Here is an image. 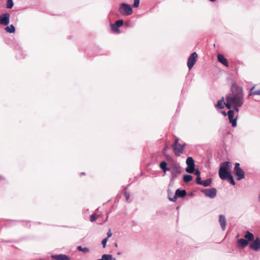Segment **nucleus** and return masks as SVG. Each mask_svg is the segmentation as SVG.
I'll return each mask as SVG.
<instances>
[{"label": "nucleus", "mask_w": 260, "mask_h": 260, "mask_svg": "<svg viewBox=\"0 0 260 260\" xmlns=\"http://www.w3.org/2000/svg\"><path fill=\"white\" fill-rule=\"evenodd\" d=\"M244 103V93L242 87L233 84L231 87V93L225 97V107L231 109L233 108L239 112V108Z\"/></svg>", "instance_id": "1"}, {"label": "nucleus", "mask_w": 260, "mask_h": 260, "mask_svg": "<svg viewBox=\"0 0 260 260\" xmlns=\"http://www.w3.org/2000/svg\"><path fill=\"white\" fill-rule=\"evenodd\" d=\"M231 168V164L229 161H225L221 165L219 170V175L222 180H226L231 175L229 171Z\"/></svg>", "instance_id": "2"}, {"label": "nucleus", "mask_w": 260, "mask_h": 260, "mask_svg": "<svg viewBox=\"0 0 260 260\" xmlns=\"http://www.w3.org/2000/svg\"><path fill=\"white\" fill-rule=\"evenodd\" d=\"M119 13L123 16H129L133 14L132 6L126 3H121L119 5Z\"/></svg>", "instance_id": "3"}, {"label": "nucleus", "mask_w": 260, "mask_h": 260, "mask_svg": "<svg viewBox=\"0 0 260 260\" xmlns=\"http://www.w3.org/2000/svg\"><path fill=\"white\" fill-rule=\"evenodd\" d=\"M235 175L237 177L238 180H240L244 178L245 173L242 169L240 168V164L236 163L235 167L234 169Z\"/></svg>", "instance_id": "4"}, {"label": "nucleus", "mask_w": 260, "mask_h": 260, "mask_svg": "<svg viewBox=\"0 0 260 260\" xmlns=\"http://www.w3.org/2000/svg\"><path fill=\"white\" fill-rule=\"evenodd\" d=\"M198 54L196 52H193L189 57L187 60V67L189 70H191L197 60Z\"/></svg>", "instance_id": "5"}, {"label": "nucleus", "mask_w": 260, "mask_h": 260, "mask_svg": "<svg viewBox=\"0 0 260 260\" xmlns=\"http://www.w3.org/2000/svg\"><path fill=\"white\" fill-rule=\"evenodd\" d=\"M185 145V144L184 143L182 144H173L172 148L173 149L174 154L177 156H180L184 151Z\"/></svg>", "instance_id": "6"}, {"label": "nucleus", "mask_w": 260, "mask_h": 260, "mask_svg": "<svg viewBox=\"0 0 260 260\" xmlns=\"http://www.w3.org/2000/svg\"><path fill=\"white\" fill-rule=\"evenodd\" d=\"M249 247L251 249L254 251H258L260 250V239L256 238L253 240L249 244Z\"/></svg>", "instance_id": "7"}, {"label": "nucleus", "mask_w": 260, "mask_h": 260, "mask_svg": "<svg viewBox=\"0 0 260 260\" xmlns=\"http://www.w3.org/2000/svg\"><path fill=\"white\" fill-rule=\"evenodd\" d=\"M10 15L9 13H6L0 16V24L7 25L10 22Z\"/></svg>", "instance_id": "8"}, {"label": "nucleus", "mask_w": 260, "mask_h": 260, "mask_svg": "<svg viewBox=\"0 0 260 260\" xmlns=\"http://www.w3.org/2000/svg\"><path fill=\"white\" fill-rule=\"evenodd\" d=\"M203 192L206 197L212 199L215 198L216 196V190L214 188L206 189L203 190Z\"/></svg>", "instance_id": "9"}, {"label": "nucleus", "mask_w": 260, "mask_h": 260, "mask_svg": "<svg viewBox=\"0 0 260 260\" xmlns=\"http://www.w3.org/2000/svg\"><path fill=\"white\" fill-rule=\"evenodd\" d=\"M235 110H230L228 112V117L230 122L232 123L233 127L237 126V118L234 119Z\"/></svg>", "instance_id": "10"}, {"label": "nucleus", "mask_w": 260, "mask_h": 260, "mask_svg": "<svg viewBox=\"0 0 260 260\" xmlns=\"http://www.w3.org/2000/svg\"><path fill=\"white\" fill-rule=\"evenodd\" d=\"M186 194V192L185 190H180L179 189H177L175 193V196L174 198L172 199H170L171 201H175L177 197H184Z\"/></svg>", "instance_id": "11"}, {"label": "nucleus", "mask_w": 260, "mask_h": 260, "mask_svg": "<svg viewBox=\"0 0 260 260\" xmlns=\"http://www.w3.org/2000/svg\"><path fill=\"white\" fill-rule=\"evenodd\" d=\"M217 59L219 62L221 63L222 64L225 66V67L229 66V63L227 59L225 58L223 55L221 54H218L217 55Z\"/></svg>", "instance_id": "12"}, {"label": "nucleus", "mask_w": 260, "mask_h": 260, "mask_svg": "<svg viewBox=\"0 0 260 260\" xmlns=\"http://www.w3.org/2000/svg\"><path fill=\"white\" fill-rule=\"evenodd\" d=\"M219 222L223 231L225 230L226 226V219L222 215H220L219 217Z\"/></svg>", "instance_id": "13"}, {"label": "nucleus", "mask_w": 260, "mask_h": 260, "mask_svg": "<svg viewBox=\"0 0 260 260\" xmlns=\"http://www.w3.org/2000/svg\"><path fill=\"white\" fill-rule=\"evenodd\" d=\"M51 257L56 260H70V258L64 254L52 255Z\"/></svg>", "instance_id": "14"}, {"label": "nucleus", "mask_w": 260, "mask_h": 260, "mask_svg": "<svg viewBox=\"0 0 260 260\" xmlns=\"http://www.w3.org/2000/svg\"><path fill=\"white\" fill-rule=\"evenodd\" d=\"M224 106H225V101H224V98L222 97L221 100L218 101L217 103L215 105V107L218 109H223Z\"/></svg>", "instance_id": "15"}, {"label": "nucleus", "mask_w": 260, "mask_h": 260, "mask_svg": "<svg viewBox=\"0 0 260 260\" xmlns=\"http://www.w3.org/2000/svg\"><path fill=\"white\" fill-rule=\"evenodd\" d=\"M238 244L241 248H244L248 244V241L244 239H240L238 241Z\"/></svg>", "instance_id": "16"}, {"label": "nucleus", "mask_w": 260, "mask_h": 260, "mask_svg": "<svg viewBox=\"0 0 260 260\" xmlns=\"http://www.w3.org/2000/svg\"><path fill=\"white\" fill-rule=\"evenodd\" d=\"M245 239L248 240V241H252L254 239V235L252 233L249 232H247L246 234L244 236Z\"/></svg>", "instance_id": "17"}, {"label": "nucleus", "mask_w": 260, "mask_h": 260, "mask_svg": "<svg viewBox=\"0 0 260 260\" xmlns=\"http://www.w3.org/2000/svg\"><path fill=\"white\" fill-rule=\"evenodd\" d=\"M113 257L112 255L110 254H104L102 255V258L101 259H99L98 260H112ZM114 260H115V258H113Z\"/></svg>", "instance_id": "18"}, {"label": "nucleus", "mask_w": 260, "mask_h": 260, "mask_svg": "<svg viewBox=\"0 0 260 260\" xmlns=\"http://www.w3.org/2000/svg\"><path fill=\"white\" fill-rule=\"evenodd\" d=\"M5 30L9 33H14L15 31V28L13 25L11 24L5 28Z\"/></svg>", "instance_id": "19"}, {"label": "nucleus", "mask_w": 260, "mask_h": 260, "mask_svg": "<svg viewBox=\"0 0 260 260\" xmlns=\"http://www.w3.org/2000/svg\"><path fill=\"white\" fill-rule=\"evenodd\" d=\"M167 164L166 162L165 161H162L160 164V168L163 170L164 172L165 173H166V172L169 170V169H168L167 168Z\"/></svg>", "instance_id": "20"}, {"label": "nucleus", "mask_w": 260, "mask_h": 260, "mask_svg": "<svg viewBox=\"0 0 260 260\" xmlns=\"http://www.w3.org/2000/svg\"><path fill=\"white\" fill-rule=\"evenodd\" d=\"M186 163L187 166H195L194 161L191 157H187Z\"/></svg>", "instance_id": "21"}, {"label": "nucleus", "mask_w": 260, "mask_h": 260, "mask_svg": "<svg viewBox=\"0 0 260 260\" xmlns=\"http://www.w3.org/2000/svg\"><path fill=\"white\" fill-rule=\"evenodd\" d=\"M195 166H187L186 167L185 171L186 172L188 173H192L194 171Z\"/></svg>", "instance_id": "22"}, {"label": "nucleus", "mask_w": 260, "mask_h": 260, "mask_svg": "<svg viewBox=\"0 0 260 260\" xmlns=\"http://www.w3.org/2000/svg\"><path fill=\"white\" fill-rule=\"evenodd\" d=\"M211 179H208L206 180L203 181V182H202L201 185H203L204 186H208L211 184Z\"/></svg>", "instance_id": "23"}, {"label": "nucleus", "mask_w": 260, "mask_h": 260, "mask_svg": "<svg viewBox=\"0 0 260 260\" xmlns=\"http://www.w3.org/2000/svg\"><path fill=\"white\" fill-rule=\"evenodd\" d=\"M192 179V177L189 175H186L183 176V180L185 182H188Z\"/></svg>", "instance_id": "24"}, {"label": "nucleus", "mask_w": 260, "mask_h": 260, "mask_svg": "<svg viewBox=\"0 0 260 260\" xmlns=\"http://www.w3.org/2000/svg\"><path fill=\"white\" fill-rule=\"evenodd\" d=\"M14 5L13 0H7V8L8 9H11Z\"/></svg>", "instance_id": "25"}, {"label": "nucleus", "mask_w": 260, "mask_h": 260, "mask_svg": "<svg viewBox=\"0 0 260 260\" xmlns=\"http://www.w3.org/2000/svg\"><path fill=\"white\" fill-rule=\"evenodd\" d=\"M78 250L84 252H88L89 250L87 247L82 248L81 246H79L77 247Z\"/></svg>", "instance_id": "26"}, {"label": "nucleus", "mask_w": 260, "mask_h": 260, "mask_svg": "<svg viewBox=\"0 0 260 260\" xmlns=\"http://www.w3.org/2000/svg\"><path fill=\"white\" fill-rule=\"evenodd\" d=\"M111 29L114 31V32H119V29L117 26L115 24H111Z\"/></svg>", "instance_id": "27"}, {"label": "nucleus", "mask_w": 260, "mask_h": 260, "mask_svg": "<svg viewBox=\"0 0 260 260\" xmlns=\"http://www.w3.org/2000/svg\"><path fill=\"white\" fill-rule=\"evenodd\" d=\"M123 21L122 20H119L116 21L115 24L117 26V27L121 26L123 25Z\"/></svg>", "instance_id": "28"}, {"label": "nucleus", "mask_w": 260, "mask_h": 260, "mask_svg": "<svg viewBox=\"0 0 260 260\" xmlns=\"http://www.w3.org/2000/svg\"><path fill=\"white\" fill-rule=\"evenodd\" d=\"M140 0H134V2L132 7L138 8L139 6Z\"/></svg>", "instance_id": "29"}, {"label": "nucleus", "mask_w": 260, "mask_h": 260, "mask_svg": "<svg viewBox=\"0 0 260 260\" xmlns=\"http://www.w3.org/2000/svg\"><path fill=\"white\" fill-rule=\"evenodd\" d=\"M228 179H229V181H230V183H231L232 185H235V181H234V179H233V176H232V175H231V176H230L228 178Z\"/></svg>", "instance_id": "30"}, {"label": "nucleus", "mask_w": 260, "mask_h": 260, "mask_svg": "<svg viewBox=\"0 0 260 260\" xmlns=\"http://www.w3.org/2000/svg\"><path fill=\"white\" fill-rule=\"evenodd\" d=\"M108 241V238H105L102 240V243L103 244V247L105 248L106 247V245L107 243V242Z\"/></svg>", "instance_id": "31"}, {"label": "nucleus", "mask_w": 260, "mask_h": 260, "mask_svg": "<svg viewBox=\"0 0 260 260\" xmlns=\"http://www.w3.org/2000/svg\"><path fill=\"white\" fill-rule=\"evenodd\" d=\"M96 219V216L95 214H92L90 216V221L91 222L94 221Z\"/></svg>", "instance_id": "32"}, {"label": "nucleus", "mask_w": 260, "mask_h": 260, "mask_svg": "<svg viewBox=\"0 0 260 260\" xmlns=\"http://www.w3.org/2000/svg\"><path fill=\"white\" fill-rule=\"evenodd\" d=\"M202 182H203V181H201V178L200 176H198L197 178V183L199 184H201V183H202Z\"/></svg>", "instance_id": "33"}, {"label": "nucleus", "mask_w": 260, "mask_h": 260, "mask_svg": "<svg viewBox=\"0 0 260 260\" xmlns=\"http://www.w3.org/2000/svg\"><path fill=\"white\" fill-rule=\"evenodd\" d=\"M193 172H194V174L197 176V177L200 176V172L198 170L194 169V171Z\"/></svg>", "instance_id": "34"}, {"label": "nucleus", "mask_w": 260, "mask_h": 260, "mask_svg": "<svg viewBox=\"0 0 260 260\" xmlns=\"http://www.w3.org/2000/svg\"><path fill=\"white\" fill-rule=\"evenodd\" d=\"M124 196H125V198H126V200H128V199H129V193H127V192H125V193H124Z\"/></svg>", "instance_id": "35"}, {"label": "nucleus", "mask_w": 260, "mask_h": 260, "mask_svg": "<svg viewBox=\"0 0 260 260\" xmlns=\"http://www.w3.org/2000/svg\"><path fill=\"white\" fill-rule=\"evenodd\" d=\"M112 235V233L111 232L110 230L109 231V232L107 233V237L108 239L110 237H111Z\"/></svg>", "instance_id": "36"}, {"label": "nucleus", "mask_w": 260, "mask_h": 260, "mask_svg": "<svg viewBox=\"0 0 260 260\" xmlns=\"http://www.w3.org/2000/svg\"><path fill=\"white\" fill-rule=\"evenodd\" d=\"M178 141H179V138H177L176 137L175 138V142L173 144H179L178 143Z\"/></svg>", "instance_id": "37"}, {"label": "nucleus", "mask_w": 260, "mask_h": 260, "mask_svg": "<svg viewBox=\"0 0 260 260\" xmlns=\"http://www.w3.org/2000/svg\"><path fill=\"white\" fill-rule=\"evenodd\" d=\"M221 113L224 116H226L227 115L226 113L224 111H222Z\"/></svg>", "instance_id": "38"}, {"label": "nucleus", "mask_w": 260, "mask_h": 260, "mask_svg": "<svg viewBox=\"0 0 260 260\" xmlns=\"http://www.w3.org/2000/svg\"><path fill=\"white\" fill-rule=\"evenodd\" d=\"M167 147H165V148H164V152H165V151H166L167 150Z\"/></svg>", "instance_id": "39"}, {"label": "nucleus", "mask_w": 260, "mask_h": 260, "mask_svg": "<svg viewBox=\"0 0 260 260\" xmlns=\"http://www.w3.org/2000/svg\"><path fill=\"white\" fill-rule=\"evenodd\" d=\"M211 2H214L216 0H210Z\"/></svg>", "instance_id": "40"}]
</instances>
